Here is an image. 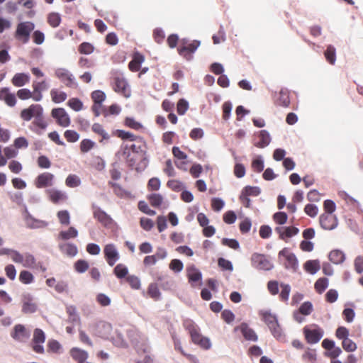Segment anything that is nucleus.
<instances>
[{"instance_id": "a211bd4d", "label": "nucleus", "mask_w": 363, "mask_h": 363, "mask_svg": "<svg viewBox=\"0 0 363 363\" xmlns=\"http://www.w3.org/2000/svg\"><path fill=\"white\" fill-rule=\"evenodd\" d=\"M46 194L50 201L55 204L65 202L67 199L66 193L60 190L50 189L46 191Z\"/></svg>"}, {"instance_id": "9d476101", "label": "nucleus", "mask_w": 363, "mask_h": 363, "mask_svg": "<svg viewBox=\"0 0 363 363\" xmlns=\"http://www.w3.org/2000/svg\"><path fill=\"white\" fill-rule=\"evenodd\" d=\"M55 74L66 86L69 88L77 87L74 76L67 69L59 68L56 69Z\"/></svg>"}, {"instance_id": "0eeeda50", "label": "nucleus", "mask_w": 363, "mask_h": 363, "mask_svg": "<svg viewBox=\"0 0 363 363\" xmlns=\"http://www.w3.org/2000/svg\"><path fill=\"white\" fill-rule=\"evenodd\" d=\"M252 267L259 270H270L273 268V264L262 254L254 253L251 257Z\"/></svg>"}, {"instance_id": "473e14b6", "label": "nucleus", "mask_w": 363, "mask_h": 363, "mask_svg": "<svg viewBox=\"0 0 363 363\" xmlns=\"http://www.w3.org/2000/svg\"><path fill=\"white\" fill-rule=\"evenodd\" d=\"M324 56L329 64L334 65L336 62V50L335 47L331 45H328L324 51Z\"/></svg>"}, {"instance_id": "f3484780", "label": "nucleus", "mask_w": 363, "mask_h": 363, "mask_svg": "<svg viewBox=\"0 0 363 363\" xmlns=\"http://www.w3.org/2000/svg\"><path fill=\"white\" fill-rule=\"evenodd\" d=\"M30 332L21 324L16 325L11 333V336L15 340L21 342H26L30 337Z\"/></svg>"}, {"instance_id": "2f4dec72", "label": "nucleus", "mask_w": 363, "mask_h": 363, "mask_svg": "<svg viewBox=\"0 0 363 363\" xmlns=\"http://www.w3.org/2000/svg\"><path fill=\"white\" fill-rule=\"evenodd\" d=\"M263 321L268 325L269 328H274L278 323L277 319L274 315L269 311H263L261 313Z\"/></svg>"}, {"instance_id": "e2e57ef3", "label": "nucleus", "mask_w": 363, "mask_h": 363, "mask_svg": "<svg viewBox=\"0 0 363 363\" xmlns=\"http://www.w3.org/2000/svg\"><path fill=\"white\" fill-rule=\"evenodd\" d=\"M189 108V103L184 99H181L177 102V111L179 115H184Z\"/></svg>"}, {"instance_id": "49530a36", "label": "nucleus", "mask_w": 363, "mask_h": 363, "mask_svg": "<svg viewBox=\"0 0 363 363\" xmlns=\"http://www.w3.org/2000/svg\"><path fill=\"white\" fill-rule=\"evenodd\" d=\"M94 45L87 42L81 43L78 47V51L80 54L90 55L94 52Z\"/></svg>"}, {"instance_id": "6e6d98bb", "label": "nucleus", "mask_w": 363, "mask_h": 363, "mask_svg": "<svg viewBox=\"0 0 363 363\" xmlns=\"http://www.w3.org/2000/svg\"><path fill=\"white\" fill-rule=\"evenodd\" d=\"M242 193L247 196H257L261 193V190L258 186H247L242 189Z\"/></svg>"}, {"instance_id": "1a4fd4ad", "label": "nucleus", "mask_w": 363, "mask_h": 363, "mask_svg": "<svg viewBox=\"0 0 363 363\" xmlns=\"http://www.w3.org/2000/svg\"><path fill=\"white\" fill-rule=\"evenodd\" d=\"M51 116L55 119L56 123L61 127H68L71 123L68 113L63 108H55L51 111Z\"/></svg>"}, {"instance_id": "bb28decb", "label": "nucleus", "mask_w": 363, "mask_h": 363, "mask_svg": "<svg viewBox=\"0 0 363 363\" xmlns=\"http://www.w3.org/2000/svg\"><path fill=\"white\" fill-rule=\"evenodd\" d=\"M145 61V57L141 53L136 52L133 54L132 60L128 64V68L131 72H138L140 69L141 64Z\"/></svg>"}, {"instance_id": "39448f33", "label": "nucleus", "mask_w": 363, "mask_h": 363, "mask_svg": "<svg viewBox=\"0 0 363 363\" xmlns=\"http://www.w3.org/2000/svg\"><path fill=\"white\" fill-rule=\"evenodd\" d=\"M199 45L200 41L199 40L187 43L183 40L182 45L177 48V51L181 56L187 60H190L192 58V54L197 50Z\"/></svg>"}, {"instance_id": "c756f323", "label": "nucleus", "mask_w": 363, "mask_h": 363, "mask_svg": "<svg viewBox=\"0 0 363 363\" xmlns=\"http://www.w3.org/2000/svg\"><path fill=\"white\" fill-rule=\"evenodd\" d=\"M78 236V231L74 227H69L67 230H62L59 233L57 238L62 240H67L75 238Z\"/></svg>"}, {"instance_id": "37998d69", "label": "nucleus", "mask_w": 363, "mask_h": 363, "mask_svg": "<svg viewBox=\"0 0 363 363\" xmlns=\"http://www.w3.org/2000/svg\"><path fill=\"white\" fill-rule=\"evenodd\" d=\"M280 286L281 288V291L279 294V298L281 301L286 303L289 300L291 292V286L289 284L284 283H281Z\"/></svg>"}, {"instance_id": "c03bdc74", "label": "nucleus", "mask_w": 363, "mask_h": 363, "mask_svg": "<svg viewBox=\"0 0 363 363\" xmlns=\"http://www.w3.org/2000/svg\"><path fill=\"white\" fill-rule=\"evenodd\" d=\"M95 143L90 139H83L79 145L80 151L82 153H86L95 147Z\"/></svg>"}, {"instance_id": "7ed1b4c3", "label": "nucleus", "mask_w": 363, "mask_h": 363, "mask_svg": "<svg viewBox=\"0 0 363 363\" xmlns=\"http://www.w3.org/2000/svg\"><path fill=\"white\" fill-rule=\"evenodd\" d=\"M112 87L113 90L128 98L130 96V89L123 74L116 72L112 77Z\"/></svg>"}, {"instance_id": "f03ea898", "label": "nucleus", "mask_w": 363, "mask_h": 363, "mask_svg": "<svg viewBox=\"0 0 363 363\" xmlns=\"http://www.w3.org/2000/svg\"><path fill=\"white\" fill-rule=\"evenodd\" d=\"M35 25L30 21L19 23L16 26L14 34L16 39L26 44L28 43L31 32L34 30Z\"/></svg>"}, {"instance_id": "bf43d9fd", "label": "nucleus", "mask_w": 363, "mask_h": 363, "mask_svg": "<svg viewBox=\"0 0 363 363\" xmlns=\"http://www.w3.org/2000/svg\"><path fill=\"white\" fill-rule=\"evenodd\" d=\"M74 269L79 273H84L89 269V263L84 259H79L74 263Z\"/></svg>"}, {"instance_id": "8fccbe9b", "label": "nucleus", "mask_w": 363, "mask_h": 363, "mask_svg": "<svg viewBox=\"0 0 363 363\" xmlns=\"http://www.w3.org/2000/svg\"><path fill=\"white\" fill-rule=\"evenodd\" d=\"M48 22L50 26L56 28L60 24V16L57 13H51L48 16Z\"/></svg>"}, {"instance_id": "4c0bfd02", "label": "nucleus", "mask_w": 363, "mask_h": 363, "mask_svg": "<svg viewBox=\"0 0 363 363\" xmlns=\"http://www.w3.org/2000/svg\"><path fill=\"white\" fill-rule=\"evenodd\" d=\"M59 222L62 225H69L70 223V214L67 210H61L57 213Z\"/></svg>"}, {"instance_id": "774afa93", "label": "nucleus", "mask_w": 363, "mask_h": 363, "mask_svg": "<svg viewBox=\"0 0 363 363\" xmlns=\"http://www.w3.org/2000/svg\"><path fill=\"white\" fill-rule=\"evenodd\" d=\"M126 281L133 289H139L140 288V281L138 277L129 275L126 277Z\"/></svg>"}, {"instance_id": "f257e3e1", "label": "nucleus", "mask_w": 363, "mask_h": 363, "mask_svg": "<svg viewBox=\"0 0 363 363\" xmlns=\"http://www.w3.org/2000/svg\"><path fill=\"white\" fill-rule=\"evenodd\" d=\"M183 326L189 332L194 344L199 345L201 348L206 350L211 347L209 338L202 335L199 328L192 320H185L183 323Z\"/></svg>"}, {"instance_id": "864d4df0", "label": "nucleus", "mask_w": 363, "mask_h": 363, "mask_svg": "<svg viewBox=\"0 0 363 363\" xmlns=\"http://www.w3.org/2000/svg\"><path fill=\"white\" fill-rule=\"evenodd\" d=\"M64 136L69 143H75L79 139V134L74 130H67Z\"/></svg>"}, {"instance_id": "f8f14e48", "label": "nucleus", "mask_w": 363, "mask_h": 363, "mask_svg": "<svg viewBox=\"0 0 363 363\" xmlns=\"http://www.w3.org/2000/svg\"><path fill=\"white\" fill-rule=\"evenodd\" d=\"M104 254L106 261L111 267L113 266L119 259L120 255L115 245L110 243L104 246Z\"/></svg>"}, {"instance_id": "4d7b16f0", "label": "nucleus", "mask_w": 363, "mask_h": 363, "mask_svg": "<svg viewBox=\"0 0 363 363\" xmlns=\"http://www.w3.org/2000/svg\"><path fill=\"white\" fill-rule=\"evenodd\" d=\"M61 345L55 340H50L48 343V352L52 353H60L61 350Z\"/></svg>"}, {"instance_id": "393cba45", "label": "nucleus", "mask_w": 363, "mask_h": 363, "mask_svg": "<svg viewBox=\"0 0 363 363\" xmlns=\"http://www.w3.org/2000/svg\"><path fill=\"white\" fill-rule=\"evenodd\" d=\"M0 100L4 101L9 106L13 107L16 104L14 94L11 93L9 89L4 87L0 89Z\"/></svg>"}, {"instance_id": "5701e85b", "label": "nucleus", "mask_w": 363, "mask_h": 363, "mask_svg": "<svg viewBox=\"0 0 363 363\" xmlns=\"http://www.w3.org/2000/svg\"><path fill=\"white\" fill-rule=\"evenodd\" d=\"M33 100L35 101H40L43 99V94L41 93L42 91L46 90L48 87L47 82L45 80H43L41 82H33Z\"/></svg>"}, {"instance_id": "de8ad7c7", "label": "nucleus", "mask_w": 363, "mask_h": 363, "mask_svg": "<svg viewBox=\"0 0 363 363\" xmlns=\"http://www.w3.org/2000/svg\"><path fill=\"white\" fill-rule=\"evenodd\" d=\"M91 99L95 104H102L106 96L104 91L101 90H95L91 94Z\"/></svg>"}, {"instance_id": "4468645a", "label": "nucleus", "mask_w": 363, "mask_h": 363, "mask_svg": "<svg viewBox=\"0 0 363 363\" xmlns=\"http://www.w3.org/2000/svg\"><path fill=\"white\" fill-rule=\"evenodd\" d=\"M111 330V325L104 321L96 323L92 326L93 334L102 338L108 337Z\"/></svg>"}, {"instance_id": "2eb2a0df", "label": "nucleus", "mask_w": 363, "mask_h": 363, "mask_svg": "<svg viewBox=\"0 0 363 363\" xmlns=\"http://www.w3.org/2000/svg\"><path fill=\"white\" fill-rule=\"evenodd\" d=\"M55 176L50 172L40 174L35 179V186L38 189L46 188L53 185Z\"/></svg>"}, {"instance_id": "423d86ee", "label": "nucleus", "mask_w": 363, "mask_h": 363, "mask_svg": "<svg viewBox=\"0 0 363 363\" xmlns=\"http://www.w3.org/2000/svg\"><path fill=\"white\" fill-rule=\"evenodd\" d=\"M279 257L284 259L283 264L285 268L295 271L298 267V260L296 255L291 250L284 247L279 252Z\"/></svg>"}, {"instance_id": "412c9836", "label": "nucleus", "mask_w": 363, "mask_h": 363, "mask_svg": "<svg viewBox=\"0 0 363 363\" xmlns=\"http://www.w3.org/2000/svg\"><path fill=\"white\" fill-rule=\"evenodd\" d=\"M69 354L77 363H84L89 358L88 352L79 347H72L69 350Z\"/></svg>"}, {"instance_id": "c9c22d12", "label": "nucleus", "mask_w": 363, "mask_h": 363, "mask_svg": "<svg viewBox=\"0 0 363 363\" xmlns=\"http://www.w3.org/2000/svg\"><path fill=\"white\" fill-rule=\"evenodd\" d=\"M304 269L311 274H315L320 269V264L318 260H308L304 264Z\"/></svg>"}, {"instance_id": "680f3d73", "label": "nucleus", "mask_w": 363, "mask_h": 363, "mask_svg": "<svg viewBox=\"0 0 363 363\" xmlns=\"http://www.w3.org/2000/svg\"><path fill=\"white\" fill-rule=\"evenodd\" d=\"M167 186L172 191L177 192L182 191L183 189V184L181 182L176 179L169 180L167 183Z\"/></svg>"}, {"instance_id": "4be33fe9", "label": "nucleus", "mask_w": 363, "mask_h": 363, "mask_svg": "<svg viewBox=\"0 0 363 363\" xmlns=\"http://www.w3.org/2000/svg\"><path fill=\"white\" fill-rule=\"evenodd\" d=\"M186 275L189 282L192 286H195V283L200 281L202 279L201 273L194 265L186 268Z\"/></svg>"}, {"instance_id": "7c9ffc66", "label": "nucleus", "mask_w": 363, "mask_h": 363, "mask_svg": "<svg viewBox=\"0 0 363 363\" xmlns=\"http://www.w3.org/2000/svg\"><path fill=\"white\" fill-rule=\"evenodd\" d=\"M62 252L69 257H74L77 254V247L72 243H64L59 245Z\"/></svg>"}, {"instance_id": "a18cd8bd", "label": "nucleus", "mask_w": 363, "mask_h": 363, "mask_svg": "<svg viewBox=\"0 0 363 363\" xmlns=\"http://www.w3.org/2000/svg\"><path fill=\"white\" fill-rule=\"evenodd\" d=\"M19 280L24 284H29L34 281V277L30 272L23 270L20 272Z\"/></svg>"}, {"instance_id": "ddd939ff", "label": "nucleus", "mask_w": 363, "mask_h": 363, "mask_svg": "<svg viewBox=\"0 0 363 363\" xmlns=\"http://www.w3.org/2000/svg\"><path fill=\"white\" fill-rule=\"evenodd\" d=\"M271 141L269 133L265 130H262L255 133L253 138V144L259 148H264L267 147Z\"/></svg>"}, {"instance_id": "a878e982", "label": "nucleus", "mask_w": 363, "mask_h": 363, "mask_svg": "<svg viewBox=\"0 0 363 363\" xmlns=\"http://www.w3.org/2000/svg\"><path fill=\"white\" fill-rule=\"evenodd\" d=\"M93 215L94 218L104 226H108L112 223L111 218L99 208L94 209Z\"/></svg>"}, {"instance_id": "72a5a7b5", "label": "nucleus", "mask_w": 363, "mask_h": 363, "mask_svg": "<svg viewBox=\"0 0 363 363\" xmlns=\"http://www.w3.org/2000/svg\"><path fill=\"white\" fill-rule=\"evenodd\" d=\"M50 96L54 103L59 104L67 99V95L65 92L53 89L50 91Z\"/></svg>"}, {"instance_id": "69168bd1", "label": "nucleus", "mask_w": 363, "mask_h": 363, "mask_svg": "<svg viewBox=\"0 0 363 363\" xmlns=\"http://www.w3.org/2000/svg\"><path fill=\"white\" fill-rule=\"evenodd\" d=\"M169 269L174 272H180L184 268L182 262L178 259H173L169 263Z\"/></svg>"}, {"instance_id": "dca6fc26", "label": "nucleus", "mask_w": 363, "mask_h": 363, "mask_svg": "<svg viewBox=\"0 0 363 363\" xmlns=\"http://www.w3.org/2000/svg\"><path fill=\"white\" fill-rule=\"evenodd\" d=\"M320 226L327 230L335 229L337 225V220L335 215L331 213H323L319 218Z\"/></svg>"}, {"instance_id": "09e8293b", "label": "nucleus", "mask_w": 363, "mask_h": 363, "mask_svg": "<svg viewBox=\"0 0 363 363\" xmlns=\"http://www.w3.org/2000/svg\"><path fill=\"white\" fill-rule=\"evenodd\" d=\"M124 123L125 126L134 129L135 130H138L143 128V125L140 122L135 121L133 118L130 117H127L125 119Z\"/></svg>"}, {"instance_id": "052dcab7", "label": "nucleus", "mask_w": 363, "mask_h": 363, "mask_svg": "<svg viewBox=\"0 0 363 363\" xmlns=\"http://www.w3.org/2000/svg\"><path fill=\"white\" fill-rule=\"evenodd\" d=\"M93 132L101 135L103 139L107 140L109 138L108 134L105 131L103 126L99 123H94L91 128Z\"/></svg>"}, {"instance_id": "603ef678", "label": "nucleus", "mask_w": 363, "mask_h": 363, "mask_svg": "<svg viewBox=\"0 0 363 363\" xmlns=\"http://www.w3.org/2000/svg\"><path fill=\"white\" fill-rule=\"evenodd\" d=\"M342 348L348 352H354L357 350V344L351 339L347 338L342 342Z\"/></svg>"}, {"instance_id": "6e6552de", "label": "nucleus", "mask_w": 363, "mask_h": 363, "mask_svg": "<svg viewBox=\"0 0 363 363\" xmlns=\"http://www.w3.org/2000/svg\"><path fill=\"white\" fill-rule=\"evenodd\" d=\"M43 108L40 104H31L26 108H23L20 113L21 118L25 121H29L38 116L43 115Z\"/></svg>"}, {"instance_id": "6ab92c4d", "label": "nucleus", "mask_w": 363, "mask_h": 363, "mask_svg": "<svg viewBox=\"0 0 363 363\" xmlns=\"http://www.w3.org/2000/svg\"><path fill=\"white\" fill-rule=\"evenodd\" d=\"M48 123L45 121L43 114L38 116L32 121L29 125V129L36 134L40 135L42 131L46 129Z\"/></svg>"}, {"instance_id": "b1692460", "label": "nucleus", "mask_w": 363, "mask_h": 363, "mask_svg": "<svg viewBox=\"0 0 363 363\" xmlns=\"http://www.w3.org/2000/svg\"><path fill=\"white\" fill-rule=\"evenodd\" d=\"M239 330L242 333L243 337L246 340L256 342L258 337L253 329L249 327L247 323H242L239 327ZM238 328H235L236 330Z\"/></svg>"}, {"instance_id": "c85d7f7f", "label": "nucleus", "mask_w": 363, "mask_h": 363, "mask_svg": "<svg viewBox=\"0 0 363 363\" xmlns=\"http://www.w3.org/2000/svg\"><path fill=\"white\" fill-rule=\"evenodd\" d=\"M275 103L278 106L288 107L290 104L289 93L287 90L281 89L278 97L276 99Z\"/></svg>"}, {"instance_id": "e433bc0d", "label": "nucleus", "mask_w": 363, "mask_h": 363, "mask_svg": "<svg viewBox=\"0 0 363 363\" xmlns=\"http://www.w3.org/2000/svg\"><path fill=\"white\" fill-rule=\"evenodd\" d=\"M328 286V279L325 277L319 278L315 283L314 288L317 293L321 294Z\"/></svg>"}, {"instance_id": "aec40b11", "label": "nucleus", "mask_w": 363, "mask_h": 363, "mask_svg": "<svg viewBox=\"0 0 363 363\" xmlns=\"http://www.w3.org/2000/svg\"><path fill=\"white\" fill-rule=\"evenodd\" d=\"M276 232L279 234V237L281 240L291 238L297 235L299 232L298 228L294 226L289 227H277L275 228Z\"/></svg>"}, {"instance_id": "a19ab883", "label": "nucleus", "mask_w": 363, "mask_h": 363, "mask_svg": "<svg viewBox=\"0 0 363 363\" xmlns=\"http://www.w3.org/2000/svg\"><path fill=\"white\" fill-rule=\"evenodd\" d=\"M113 273L118 279H123L128 275V269L123 264H118L113 269Z\"/></svg>"}, {"instance_id": "338daca9", "label": "nucleus", "mask_w": 363, "mask_h": 363, "mask_svg": "<svg viewBox=\"0 0 363 363\" xmlns=\"http://www.w3.org/2000/svg\"><path fill=\"white\" fill-rule=\"evenodd\" d=\"M288 216L286 213L280 211L275 213L273 216L274 222L279 225H283L286 223Z\"/></svg>"}, {"instance_id": "9b49d317", "label": "nucleus", "mask_w": 363, "mask_h": 363, "mask_svg": "<svg viewBox=\"0 0 363 363\" xmlns=\"http://www.w3.org/2000/svg\"><path fill=\"white\" fill-rule=\"evenodd\" d=\"M33 350L38 354L44 353V347L43 344L45 341V335L44 332L39 328H36L33 333Z\"/></svg>"}, {"instance_id": "f704fd0d", "label": "nucleus", "mask_w": 363, "mask_h": 363, "mask_svg": "<svg viewBox=\"0 0 363 363\" xmlns=\"http://www.w3.org/2000/svg\"><path fill=\"white\" fill-rule=\"evenodd\" d=\"M329 259L334 264H340L345 259V255L340 250H333L329 254Z\"/></svg>"}, {"instance_id": "20e7f679", "label": "nucleus", "mask_w": 363, "mask_h": 363, "mask_svg": "<svg viewBox=\"0 0 363 363\" xmlns=\"http://www.w3.org/2000/svg\"><path fill=\"white\" fill-rule=\"evenodd\" d=\"M303 333L306 342L311 345L318 342L324 335L323 330L317 325L305 326Z\"/></svg>"}, {"instance_id": "3c124183", "label": "nucleus", "mask_w": 363, "mask_h": 363, "mask_svg": "<svg viewBox=\"0 0 363 363\" xmlns=\"http://www.w3.org/2000/svg\"><path fill=\"white\" fill-rule=\"evenodd\" d=\"M67 105L75 111H79L83 108V103L78 98H71L69 99Z\"/></svg>"}, {"instance_id": "13d9d810", "label": "nucleus", "mask_w": 363, "mask_h": 363, "mask_svg": "<svg viewBox=\"0 0 363 363\" xmlns=\"http://www.w3.org/2000/svg\"><path fill=\"white\" fill-rule=\"evenodd\" d=\"M65 183L67 186L73 188L79 186L81 182L77 175L70 174L67 177Z\"/></svg>"}, {"instance_id": "ea45409f", "label": "nucleus", "mask_w": 363, "mask_h": 363, "mask_svg": "<svg viewBox=\"0 0 363 363\" xmlns=\"http://www.w3.org/2000/svg\"><path fill=\"white\" fill-rule=\"evenodd\" d=\"M174 348L176 350H178L183 356L186 357L190 362H191L193 363L198 362V359L194 355L187 354L184 352V350H183V348L181 345L180 342L178 340H174Z\"/></svg>"}, {"instance_id": "58836bf2", "label": "nucleus", "mask_w": 363, "mask_h": 363, "mask_svg": "<svg viewBox=\"0 0 363 363\" xmlns=\"http://www.w3.org/2000/svg\"><path fill=\"white\" fill-rule=\"evenodd\" d=\"M23 262L22 263L24 267L35 268L37 267L36 260L34 256L30 253L23 254Z\"/></svg>"}, {"instance_id": "5fc2aeb1", "label": "nucleus", "mask_w": 363, "mask_h": 363, "mask_svg": "<svg viewBox=\"0 0 363 363\" xmlns=\"http://www.w3.org/2000/svg\"><path fill=\"white\" fill-rule=\"evenodd\" d=\"M148 295L155 300H158L160 297V292L156 284H150L147 289Z\"/></svg>"}, {"instance_id": "0e129e2a", "label": "nucleus", "mask_w": 363, "mask_h": 363, "mask_svg": "<svg viewBox=\"0 0 363 363\" xmlns=\"http://www.w3.org/2000/svg\"><path fill=\"white\" fill-rule=\"evenodd\" d=\"M313 310V305L310 301H306V302L303 303L298 308V311L303 315H310L312 313Z\"/></svg>"}, {"instance_id": "cd10ccee", "label": "nucleus", "mask_w": 363, "mask_h": 363, "mask_svg": "<svg viewBox=\"0 0 363 363\" xmlns=\"http://www.w3.org/2000/svg\"><path fill=\"white\" fill-rule=\"evenodd\" d=\"M30 81V77L25 73H16L11 79V83L13 86L21 87L28 84Z\"/></svg>"}, {"instance_id": "79ce46f5", "label": "nucleus", "mask_w": 363, "mask_h": 363, "mask_svg": "<svg viewBox=\"0 0 363 363\" xmlns=\"http://www.w3.org/2000/svg\"><path fill=\"white\" fill-rule=\"evenodd\" d=\"M150 205L153 207H159L163 201V197L160 194H152L147 196Z\"/></svg>"}]
</instances>
